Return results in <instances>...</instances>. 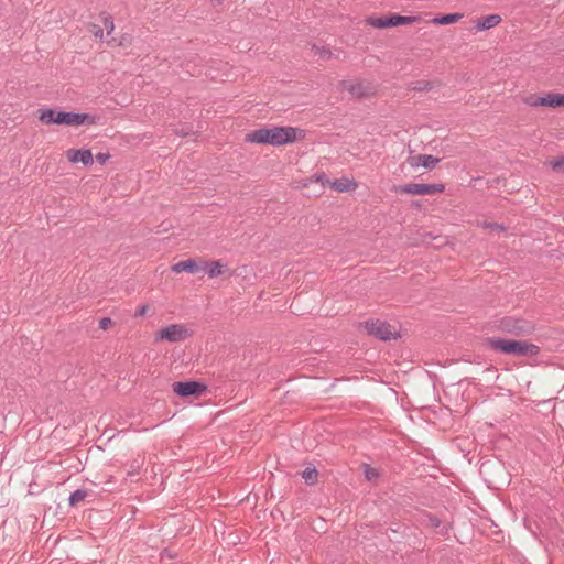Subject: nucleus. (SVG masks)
<instances>
[{
    "mask_svg": "<svg viewBox=\"0 0 564 564\" xmlns=\"http://www.w3.org/2000/svg\"><path fill=\"white\" fill-rule=\"evenodd\" d=\"M501 22V17L499 14H489L479 19L476 23L477 31H486L497 26Z\"/></svg>",
    "mask_w": 564,
    "mask_h": 564,
    "instance_id": "f8f14e48",
    "label": "nucleus"
},
{
    "mask_svg": "<svg viewBox=\"0 0 564 564\" xmlns=\"http://www.w3.org/2000/svg\"><path fill=\"white\" fill-rule=\"evenodd\" d=\"M101 19L104 22V26L107 30V33L111 34L112 31L115 30L113 19L111 18V15H109L108 13H105V12L101 13Z\"/></svg>",
    "mask_w": 564,
    "mask_h": 564,
    "instance_id": "4be33fe9",
    "label": "nucleus"
},
{
    "mask_svg": "<svg viewBox=\"0 0 564 564\" xmlns=\"http://www.w3.org/2000/svg\"><path fill=\"white\" fill-rule=\"evenodd\" d=\"M67 158L73 163L80 162L86 166L91 165L94 162L91 151L87 149L69 150L67 152Z\"/></svg>",
    "mask_w": 564,
    "mask_h": 564,
    "instance_id": "1a4fd4ad",
    "label": "nucleus"
},
{
    "mask_svg": "<svg viewBox=\"0 0 564 564\" xmlns=\"http://www.w3.org/2000/svg\"><path fill=\"white\" fill-rule=\"evenodd\" d=\"M497 328L502 333L522 336L534 330V323L522 317L505 316L498 321Z\"/></svg>",
    "mask_w": 564,
    "mask_h": 564,
    "instance_id": "20e7f679",
    "label": "nucleus"
},
{
    "mask_svg": "<svg viewBox=\"0 0 564 564\" xmlns=\"http://www.w3.org/2000/svg\"><path fill=\"white\" fill-rule=\"evenodd\" d=\"M431 87H432L431 83L425 82V80H419V82L414 83L413 90L424 91V90H430Z\"/></svg>",
    "mask_w": 564,
    "mask_h": 564,
    "instance_id": "a878e982",
    "label": "nucleus"
},
{
    "mask_svg": "<svg viewBox=\"0 0 564 564\" xmlns=\"http://www.w3.org/2000/svg\"><path fill=\"white\" fill-rule=\"evenodd\" d=\"M39 120L45 124H64L69 127L93 126L97 120L89 113H76L66 111H56L51 108L40 110Z\"/></svg>",
    "mask_w": 564,
    "mask_h": 564,
    "instance_id": "f03ea898",
    "label": "nucleus"
},
{
    "mask_svg": "<svg viewBox=\"0 0 564 564\" xmlns=\"http://www.w3.org/2000/svg\"><path fill=\"white\" fill-rule=\"evenodd\" d=\"M464 17L463 13H449L433 19V23L446 25L458 22Z\"/></svg>",
    "mask_w": 564,
    "mask_h": 564,
    "instance_id": "f3484780",
    "label": "nucleus"
},
{
    "mask_svg": "<svg viewBox=\"0 0 564 564\" xmlns=\"http://www.w3.org/2000/svg\"><path fill=\"white\" fill-rule=\"evenodd\" d=\"M209 278H217L223 273V264L220 261H207L204 267H200Z\"/></svg>",
    "mask_w": 564,
    "mask_h": 564,
    "instance_id": "dca6fc26",
    "label": "nucleus"
},
{
    "mask_svg": "<svg viewBox=\"0 0 564 564\" xmlns=\"http://www.w3.org/2000/svg\"><path fill=\"white\" fill-rule=\"evenodd\" d=\"M433 527H438L441 521L437 518H431L430 519Z\"/></svg>",
    "mask_w": 564,
    "mask_h": 564,
    "instance_id": "72a5a7b5",
    "label": "nucleus"
},
{
    "mask_svg": "<svg viewBox=\"0 0 564 564\" xmlns=\"http://www.w3.org/2000/svg\"><path fill=\"white\" fill-rule=\"evenodd\" d=\"M200 270H202V268L197 264V262L194 259H187L184 261H180L172 265V271L174 273L187 272V273L195 274V273H198Z\"/></svg>",
    "mask_w": 564,
    "mask_h": 564,
    "instance_id": "9d476101",
    "label": "nucleus"
},
{
    "mask_svg": "<svg viewBox=\"0 0 564 564\" xmlns=\"http://www.w3.org/2000/svg\"><path fill=\"white\" fill-rule=\"evenodd\" d=\"M88 492L85 489H77L70 494L68 498V503L70 506H76L78 502L83 501L87 497Z\"/></svg>",
    "mask_w": 564,
    "mask_h": 564,
    "instance_id": "aec40b11",
    "label": "nucleus"
},
{
    "mask_svg": "<svg viewBox=\"0 0 564 564\" xmlns=\"http://www.w3.org/2000/svg\"><path fill=\"white\" fill-rule=\"evenodd\" d=\"M329 187L340 193H347L355 191L358 184L355 180L348 177H341L329 183Z\"/></svg>",
    "mask_w": 564,
    "mask_h": 564,
    "instance_id": "9b49d317",
    "label": "nucleus"
},
{
    "mask_svg": "<svg viewBox=\"0 0 564 564\" xmlns=\"http://www.w3.org/2000/svg\"><path fill=\"white\" fill-rule=\"evenodd\" d=\"M112 324V321L110 317H102L100 321H99V327L101 329H107L110 325Z\"/></svg>",
    "mask_w": 564,
    "mask_h": 564,
    "instance_id": "cd10ccee",
    "label": "nucleus"
},
{
    "mask_svg": "<svg viewBox=\"0 0 564 564\" xmlns=\"http://www.w3.org/2000/svg\"><path fill=\"white\" fill-rule=\"evenodd\" d=\"M313 50L315 51V54L319 55L324 59L330 58L332 56V52L327 47H318L313 45Z\"/></svg>",
    "mask_w": 564,
    "mask_h": 564,
    "instance_id": "5701e85b",
    "label": "nucleus"
},
{
    "mask_svg": "<svg viewBox=\"0 0 564 564\" xmlns=\"http://www.w3.org/2000/svg\"><path fill=\"white\" fill-rule=\"evenodd\" d=\"M340 86L344 90H347L351 96L360 98L367 94L366 88L361 83H354L349 80H343Z\"/></svg>",
    "mask_w": 564,
    "mask_h": 564,
    "instance_id": "ddd939ff",
    "label": "nucleus"
},
{
    "mask_svg": "<svg viewBox=\"0 0 564 564\" xmlns=\"http://www.w3.org/2000/svg\"><path fill=\"white\" fill-rule=\"evenodd\" d=\"M541 104L544 107L557 108L564 107V95L557 93H550L541 98Z\"/></svg>",
    "mask_w": 564,
    "mask_h": 564,
    "instance_id": "4468645a",
    "label": "nucleus"
},
{
    "mask_svg": "<svg viewBox=\"0 0 564 564\" xmlns=\"http://www.w3.org/2000/svg\"><path fill=\"white\" fill-rule=\"evenodd\" d=\"M487 344L492 350L507 355L525 357L536 356L540 352V347L538 345L524 340L491 337L487 338Z\"/></svg>",
    "mask_w": 564,
    "mask_h": 564,
    "instance_id": "7ed1b4c3",
    "label": "nucleus"
},
{
    "mask_svg": "<svg viewBox=\"0 0 564 564\" xmlns=\"http://www.w3.org/2000/svg\"><path fill=\"white\" fill-rule=\"evenodd\" d=\"M206 386L197 381L174 382L173 391L180 397L200 395Z\"/></svg>",
    "mask_w": 564,
    "mask_h": 564,
    "instance_id": "6e6552de",
    "label": "nucleus"
},
{
    "mask_svg": "<svg viewBox=\"0 0 564 564\" xmlns=\"http://www.w3.org/2000/svg\"><path fill=\"white\" fill-rule=\"evenodd\" d=\"M193 332L184 324H171L154 334V341L178 343L189 338Z\"/></svg>",
    "mask_w": 564,
    "mask_h": 564,
    "instance_id": "39448f33",
    "label": "nucleus"
},
{
    "mask_svg": "<svg viewBox=\"0 0 564 564\" xmlns=\"http://www.w3.org/2000/svg\"><path fill=\"white\" fill-rule=\"evenodd\" d=\"M369 24L375 26V28H378V29L389 28V22H388V18L387 17L371 18L369 20Z\"/></svg>",
    "mask_w": 564,
    "mask_h": 564,
    "instance_id": "412c9836",
    "label": "nucleus"
},
{
    "mask_svg": "<svg viewBox=\"0 0 564 564\" xmlns=\"http://www.w3.org/2000/svg\"><path fill=\"white\" fill-rule=\"evenodd\" d=\"M367 333L381 340H390L395 338V329L387 322L380 319H371L365 323Z\"/></svg>",
    "mask_w": 564,
    "mask_h": 564,
    "instance_id": "0eeeda50",
    "label": "nucleus"
},
{
    "mask_svg": "<svg viewBox=\"0 0 564 564\" xmlns=\"http://www.w3.org/2000/svg\"><path fill=\"white\" fill-rule=\"evenodd\" d=\"M91 32L96 37L104 39V30L99 25L94 24Z\"/></svg>",
    "mask_w": 564,
    "mask_h": 564,
    "instance_id": "c85d7f7f",
    "label": "nucleus"
},
{
    "mask_svg": "<svg viewBox=\"0 0 564 564\" xmlns=\"http://www.w3.org/2000/svg\"><path fill=\"white\" fill-rule=\"evenodd\" d=\"M387 18H388V22H389V28L410 24L413 21H415V17H405V15H399V14H392Z\"/></svg>",
    "mask_w": 564,
    "mask_h": 564,
    "instance_id": "a211bd4d",
    "label": "nucleus"
},
{
    "mask_svg": "<svg viewBox=\"0 0 564 564\" xmlns=\"http://www.w3.org/2000/svg\"><path fill=\"white\" fill-rule=\"evenodd\" d=\"M304 137V131L294 127L261 128L249 132L246 141L249 143L271 144L280 147L294 142Z\"/></svg>",
    "mask_w": 564,
    "mask_h": 564,
    "instance_id": "f257e3e1",
    "label": "nucleus"
},
{
    "mask_svg": "<svg viewBox=\"0 0 564 564\" xmlns=\"http://www.w3.org/2000/svg\"><path fill=\"white\" fill-rule=\"evenodd\" d=\"M397 193L411 195H433L445 191L444 184L408 183L394 187Z\"/></svg>",
    "mask_w": 564,
    "mask_h": 564,
    "instance_id": "423d86ee",
    "label": "nucleus"
},
{
    "mask_svg": "<svg viewBox=\"0 0 564 564\" xmlns=\"http://www.w3.org/2000/svg\"><path fill=\"white\" fill-rule=\"evenodd\" d=\"M440 162V159L431 155V154H420L416 156V162L411 163L413 166H423L427 170H433L436 164Z\"/></svg>",
    "mask_w": 564,
    "mask_h": 564,
    "instance_id": "2eb2a0df",
    "label": "nucleus"
},
{
    "mask_svg": "<svg viewBox=\"0 0 564 564\" xmlns=\"http://www.w3.org/2000/svg\"><path fill=\"white\" fill-rule=\"evenodd\" d=\"M175 133L178 134V135H182V137H187L189 134L188 130L185 129V128H182V129H176L175 130Z\"/></svg>",
    "mask_w": 564,
    "mask_h": 564,
    "instance_id": "473e14b6",
    "label": "nucleus"
},
{
    "mask_svg": "<svg viewBox=\"0 0 564 564\" xmlns=\"http://www.w3.org/2000/svg\"><path fill=\"white\" fill-rule=\"evenodd\" d=\"M376 474L375 473H370V471H367L366 476L368 479H371Z\"/></svg>",
    "mask_w": 564,
    "mask_h": 564,
    "instance_id": "f704fd0d",
    "label": "nucleus"
},
{
    "mask_svg": "<svg viewBox=\"0 0 564 564\" xmlns=\"http://www.w3.org/2000/svg\"><path fill=\"white\" fill-rule=\"evenodd\" d=\"M485 228H490L495 230H503L505 227L502 225L496 224V223H484Z\"/></svg>",
    "mask_w": 564,
    "mask_h": 564,
    "instance_id": "7c9ffc66",
    "label": "nucleus"
},
{
    "mask_svg": "<svg viewBox=\"0 0 564 564\" xmlns=\"http://www.w3.org/2000/svg\"><path fill=\"white\" fill-rule=\"evenodd\" d=\"M110 155L108 153H98L96 155V160L99 164L104 165L108 160Z\"/></svg>",
    "mask_w": 564,
    "mask_h": 564,
    "instance_id": "c756f323",
    "label": "nucleus"
},
{
    "mask_svg": "<svg viewBox=\"0 0 564 564\" xmlns=\"http://www.w3.org/2000/svg\"><path fill=\"white\" fill-rule=\"evenodd\" d=\"M302 478L305 480L306 484L313 485L317 480V470L314 466H307L302 471Z\"/></svg>",
    "mask_w": 564,
    "mask_h": 564,
    "instance_id": "6ab92c4d",
    "label": "nucleus"
},
{
    "mask_svg": "<svg viewBox=\"0 0 564 564\" xmlns=\"http://www.w3.org/2000/svg\"><path fill=\"white\" fill-rule=\"evenodd\" d=\"M147 312H148V306L147 305H141L135 311V316H143V315L147 314Z\"/></svg>",
    "mask_w": 564,
    "mask_h": 564,
    "instance_id": "2f4dec72",
    "label": "nucleus"
},
{
    "mask_svg": "<svg viewBox=\"0 0 564 564\" xmlns=\"http://www.w3.org/2000/svg\"><path fill=\"white\" fill-rule=\"evenodd\" d=\"M550 165L552 166V169L556 172H563L564 171V156L563 158H558V159H555V160H552L550 162Z\"/></svg>",
    "mask_w": 564,
    "mask_h": 564,
    "instance_id": "393cba45",
    "label": "nucleus"
},
{
    "mask_svg": "<svg viewBox=\"0 0 564 564\" xmlns=\"http://www.w3.org/2000/svg\"><path fill=\"white\" fill-rule=\"evenodd\" d=\"M541 96H536V95H530L529 97L525 98V104L531 106V107H539V106H543V104H541Z\"/></svg>",
    "mask_w": 564,
    "mask_h": 564,
    "instance_id": "b1692460",
    "label": "nucleus"
},
{
    "mask_svg": "<svg viewBox=\"0 0 564 564\" xmlns=\"http://www.w3.org/2000/svg\"><path fill=\"white\" fill-rule=\"evenodd\" d=\"M313 177L316 182L321 183L323 187L329 186L330 181L327 178V176L324 173L316 174Z\"/></svg>",
    "mask_w": 564,
    "mask_h": 564,
    "instance_id": "bb28decb",
    "label": "nucleus"
}]
</instances>
